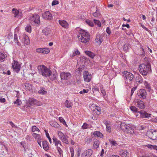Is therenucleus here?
Masks as SVG:
<instances>
[{
  "mask_svg": "<svg viewBox=\"0 0 157 157\" xmlns=\"http://www.w3.org/2000/svg\"><path fill=\"white\" fill-rule=\"evenodd\" d=\"M78 37L79 41H81L83 43H86L90 40V35L89 33L83 30H80Z\"/></svg>",
  "mask_w": 157,
  "mask_h": 157,
  "instance_id": "nucleus-1",
  "label": "nucleus"
},
{
  "mask_svg": "<svg viewBox=\"0 0 157 157\" xmlns=\"http://www.w3.org/2000/svg\"><path fill=\"white\" fill-rule=\"evenodd\" d=\"M39 73L45 77H49L52 75V71L44 65H40L37 67Z\"/></svg>",
  "mask_w": 157,
  "mask_h": 157,
  "instance_id": "nucleus-2",
  "label": "nucleus"
},
{
  "mask_svg": "<svg viewBox=\"0 0 157 157\" xmlns=\"http://www.w3.org/2000/svg\"><path fill=\"white\" fill-rule=\"evenodd\" d=\"M139 70L141 74L143 75H146L148 72L151 71V65L141 64L139 66Z\"/></svg>",
  "mask_w": 157,
  "mask_h": 157,
  "instance_id": "nucleus-3",
  "label": "nucleus"
},
{
  "mask_svg": "<svg viewBox=\"0 0 157 157\" xmlns=\"http://www.w3.org/2000/svg\"><path fill=\"white\" fill-rule=\"evenodd\" d=\"M148 137L152 140L157 139V130L151 129L147 132Z\"/></svg>",
  "mask_w": 157,
  "mask_h": 157,
  "instance_id": "nucleus-4",
  "label": "nucleus"
},
{
  "mask_svg": "<svg viewBox=\"0 0 157 157\" xmlns=\"http://www.w3.org/2000/svg\"><path fill=\"white\" fill-rule=\"evenodd\" d=\"M12 68L14 71L18 73L20 70L21 65L18 61L14 60L13 63H12Z\"/></svg>",
  "mask_w": 157,
  "mask_h": 157,
  "instance_id": "nucleus-5",
  "label": "nucleus"
},
{
  "mask_svg": "<svg viewBox=\"0 0 157 157\" xmlns=\"http://www.w3.org/2000/svg\"><path fill=\"white\" fill-rule=\"evenodd\" d=\"M123 76L127 80L130 82L133 78V75L131 73L128 71H124L123 73Z\"/></svg>",
  "mask_w": 157,
  "mask_h": 157,
  "instance_id": "nucleus-6",
  "label": "nucleus"
},
{
  "mask_svg": "<svg viewBox=\"0 0 157 157\" xmlns=\"http://www.w3.org/2000/svg\"><path fill=\"white\" fill-rule=\"evenodd\" d=\"M84 79L85 81L87 82H90L92 78V75L90 74L88 71H85L83 74Z\"/></svg>",
  "mask_w": 157,
  "mask_h": 157,
  "instance_id": "nucleus-7",
  "label": "nucleus"
},
{
  "mask_svg": "<svg viewBox=\"0 0 157 157\" xmlns=\"http://www.w3.org/2000/svg\"><path fill=\"white\" fill-rule=\"evenodd\" d=\"M43 18L44 19L51 20L52 19V16L51 13L49 11H46L42 14Z\"/></svg>",
  "mask_w": 157,
  "mask_h": 157,
  "instance_id": "nucleus-8",
  "label": "nucleus"
},
{
  "mask_svg": "<svg viewBox=\"0 0 157 157\" xmlns=\"http://www.w3.org/2000/svg\"><path fill=\"white\" fill-rule=\"evenodd\" d=\"M61 80H67L69 79L71 76V75L69 73L63 72L60 74Z\"/></svg>",
  "mask_w": 157,
  "mask_h": 157,
  "instance_id": "nucleus-9",
  "label": "nucleus"
},
{
  "mask_svg": "<svg viewBox=\"0 0 157 157\" xmlns=\"http://www.w3.org/2000/svg\"><path fill=\"white\" fill-rule=\"evenodd\" d=\"M140 114V117L141 118H144L151 117V114L148 113L146 111L142 110L138 112Z\"/></svg>",
  "mask_w": 157,
  "mask_h": 157,
  "instance_id": "nucleus-10",
  "label": "nucleus"
},
{
  "mask_svg": "<svg viewBox=\"0 0 157 157\" xmlns=\"http://www.w3.org/2000/svg\"><path fill=\"white\" fill-rule=\"evenodd\" d=\"M93 152V151L91 149H87L83 152L81 157H90L92 155Z\"/></svg>",
  "mask_w": 157,
  "mask_h": 157,
  "instance_id": "nucleus-11",
  "label": "nucleus"
},
{
  "mask_svg": "<svg viewBox=\"0 0 157 157\" xmlns=\"http://www.w3.org/2000/svg\"><path fill=\"white\" fill-rule=\"evenodd\" d=\"M147 92L146 90L142 89L140 90L139 92L138 93V95L140 98L145 99L146 97Z\"/></svg>",
  "mask_w": 157,
  "mask_h": 157,
  "instance_id": "nucleus-12",
  "label": "nucleus"
},
{
  "mask_svg": "<svg viewBox=\"0 0 157 157\" xmlns=\"http://www.w3.org/2000/svg\"><path fill=\"white\" fill-rule=\"evenodd\" d=\"M36 52L43 54H48L50 52L49 49L48 48H38L36 49Z\"/></svg>",
  "mask_w": 157,
  "mask_h": 157,
  "instance_id": "nucleus-13",
  "label": "nucleus"
},
{
  "mask_svg": "<svg viewBox=\"0 0 157 157\" xmlns=\"http://www.w3.org/2000/svg\"><path fill=\"white\" fill-rule=\"evenodd\" d=\"M103 37V35L99 34L97 35L95 41L99 45H100L102 42Z\"/></svg>",
  "mask_w": 157,
  "mask_h": 157,
  "instance_id": "nucleus-14",
  "label": "nucleus"
},
{
  "mask_svg": "<svg viewBox=\"0 0 157 157\" xmlns=\"http://www.w3.org/2000/svg\"><path fill=\"white\" fill-rule=\"evenodd\" d=\"M137 106L140 109H144L145 107L144 102L140 100H137L136 101Z\"/></svg>",
  "mask_w": 157,
  "mask_h": 157,
  "instance_id": "nucleus-15",
  "label": "nucleus"
},
{
  "mask_svg": "<svg viewBox=\"0 0 157 157\" xmlns=\"http://www.w3.org/2000/svg\"><path fill=\"white\" fill-rule=\"evenodd\" d=\"M29 104L31 105H39V101L34 98H30L29 100Z\"/></svg>",
  "mask_w": 157,
  "mask_h": 157,
  "instance_id": "nucleus-16",
  "label": "nucleus"
},
{
  "mask_svg": "<svg viewBox=\"0 0 157 157\" xmlns=\"http://www.w3.org/2000/svg\"><path fill=\"white\" fill-rule=\"evenodd\" d=\"M21 40L22 42L24 43V44L28 45L30 43V40L27 36H24Z\"/></svg>",
  "mask_w": 157,
  "mask_h": 157,
  "instance_id": "nucleus-17",
  "label": "nucleus"
},
{
  "mask_svg": "<svg viewBox=\"0 0 157 157\" xmlns=\"http://www.w3.org/2000/svg\"><path fill=\"white\" fill-rule=\"evenodd\" d=\"M23 86L26 90L31 91L32 90L33 85L28 83H25L23 84Z\"/></svg>",
  "mask_w": 157,
  "mask_h": 157,
  "instance_id": "nucleus-18",
  "label": "nucleus"
},
{
  "mask_svg": "<svg viewBox=\"0 0 157 157\" xmlns=\"http://www.w3.org/2000/svg\"><path fill=\"white\" fill-rule=\"evenodd\" d=\"M119 155L122 157H128L129 153L127 150H121L119 151Z\"/></svg>",
  "mask_w": 157,
  "mask_h": 157,
  "instance_id": "nucleus-19",
  "label": "nucleus"
},
{
  "mask_svg": "<svg viewBox=\"0 0 157 157\" xmlns=\"http://www.w3.org/2000/svg\"><path fill=\"white\" fill-rule=\"evenodd\" d=\"M33 20L34 21L35 23L38 24L40 23V18L39 15H33Z\"/></svg>",
  "mask_w": 157,
  "mask_h": 157,
  "instance_id": "nucleus-20",
  "label": "nucleus"
},
{
  "mask_svg": "<svg viewBox=\"0 0 157 157\" xmlns=\"http://www.w3.org/2000/svg\"><path fill=\"white\" fill-rule=\"evenodd\" d=\"M42 145L43 148L45 151H47L48 150V143L46 140H44L43 141Z\"/></svg>",
  "mask_w": 157,
  "mask_h": 157,
  "instance_id": "nucleus-21",
  "label": "nucleus"
},
{
  "mask_svg": "<svg viewBox=\"0 0 157 157\" xmlns=\"http://www.w3.org/2000/svg\"><path fill=\"white\" fill-rule=\"evenodd\" d=\"M38 93L40 94L44 95L47 94V92L45 88L40 87V90L38 91Z\"/></svg>",
  "mask_w": 157,
  "mask_h": 157,
  "instance_id": "nucleus-22",
  "label": "nucleus"
},
{
  "mask_svg": "<svg viewBox=\"0 0 157 157\" xmlns=\"http://www.w3.org/2000/svg\"><path fill=\"white\" fill-rule=\"evenodd\" d=\"M125 132L127 133L132 134L134 133V130L132 126H129L128 127H127V129H126V131Z\"/></svg>",
  "mask_w": 157,
  "mask_h": 157,
  "instance_id": "nucleus-23",
  "label": "nucleus"
},
{
  "mask_svg": "<svg viewBox=\"0 0 157 157\" xmlns=\"http://www.w3.org/2000/svg\"><path fill=\"white\" fill-rule=\"evenodd\" d=\"M59 23L61 25V26L63 27H64L66 28L68 26V24L67 23L65 20L63 21H59Z\"/></svg>",
  "mask_w": 157,
  "mask_h": 157,
  "instance_id": "nucleus-24",
  "label": "nucleus"
},
{
  "mask_svg": "<svg viewBox=\"0 0 157 157\" xmlns=\"http://www.w3.org/2000/svg\"><path fill=\"white\" fill-rule=\"evenodd\" d=\"M53 143H55V145L56 146H58V144H59L60 145L62 146L61 142L60 140H58L57 138L54 137L53 138Z\"/></svg>",
  "mask_w": 157,
  "mask_h": 157,
  "instance_id": "nucleus-25",
  "label": "nucleus"
},
{
  "mask_svg": "<svg viewBox=\"0 0 157 157\" xmlns=\"http://www.w3.org/2000/svg\"><path fill=\"white\" fill-rule=\"evenodd\" d=\"M100 142L99 140L96 139L94 142L93 149L98 148L99 147Z\"/></svg>",
  "mask_w": 157,
  "mask_h": 157,
  "instance_id": "nucleus-26",
  "label": "nucleus"
},
{
  "mask_svg": "<svg viewBox=\"0 0 157 157\" xmlns=\"http://www.w3.org/2000/svg\"><path fill=\"white\" fill-rule=\"evenodd\" d=\"M93 135H94V136L100 137V138L103 136L102 134L99 131H96L94 132Z\"/></svg>",
  "mask_w": 157,
  "mask_h": 157,
  "instance_id": "nucleus-27",
  "label": "nucleus"
},
{
  "mask_svg": "<svg viewBox=\"0 0 157 157\" xmlns=\"http://www.w3.org/2000/svg\"><path fill=\"white\" fill-rule=\"evenodd\" d=\"M85 54L86 55L90 57L92 59H93L95 55L94 53L89 51H86Z\"/></svg>",
  "mask_w": 157,
  "mask_h": 157,
  "instance_id": "nucleus-28",
  "label": "nucleus"
},
{
  "mask_svg": "<svg viewBox=\"0 0 157 157\" xmlns=\"http://www.w3.org/2000/svg\"><path fill=\"white\" fill-rule=\"evenodd\" d=\"M72 103L68 100H66L65 102V106L67 108H70L72 107Z\"/></svg>",
  "mask_w": 157,
  "mask_h": 157,
  "instance_id": "nucleus-29",
  "label": "nucleus"
},
{
  "mask_svg": "<svg viewBox=\"0 0 157 157\" xmlns=\"http://www.w3.org/2000/svg\"><path fill=\"white\" fill-rule=\"evenodd\" d=\"M68 136L66 135L64 136L61 139V140L62 141L66 144H69V142L68 141Z\"/></svg>",
  "mask_w": 157,
  "mask_h": 157,
  "instance_id": "nucleus-30",
  "label": "nucleus"
},
{
  "mask_svg": "<svg viewBox=\"0 0 157 157\" xmlns=\"http://www.w3.org/2000/svg\"><path fill=\"white\" fill-rule=\"evenodd\" d=\"M130 47V45L129 43H126L124 45L123 49L124 51L127 52Z\"/></svg>",
  "mask_w": 157,
  "mask_h": 157,
  "instance_id": "nucleus-31",
  "label": "nucleus"
},
{
  "mask_svg": "<svg viewBox=\"0 0 157 157\" xmlns=\"http://www.w3.org/2000/svg\"><path fill=\"white\" fill-rule=\"evenodd\" d=\"M50 32L51 30L50 29L48 28H46L43 30V33L46 36L48 35L49 34H50Z\"/></svg>",
  "mask_w": 157,
  "mask_h": 157,
  "instance_id": "nucleus-32",
  "label": "nucleus"
},
{
  "mask_svg": "<svg viewBox=\"0 0 157 157\" xmlns=\"http://www.w3.org/2000/svg\"><path fill=\"white\" fill-rule=\"evenodd\" d=\"M136 82H138L139 83H142L143 80L142 78L140 75H139L136 77Z\"/></svg>",
  "mask_w": 157,
  "mask_h": 157,
  "instance_id": "nucleus-33",
  "label": "nucleus"
},
{
  "mask_svg": "<svg viewBox=\"0 0 157 157\" xmlns=\"http://www.w3.org/2000/svg\"><path fill=\"white\" fill-rule=\"evenodd\" d=\"M128 126L124 123H121L120 125V127L121 129L125 131H126V129H127V127H128Z\"/></svg>",
  "mask_w": 157,
  "mask_h": 157,
  "instance_id": "nucleus-34",
  "label": "nucleus"
},
{
  "mask_svg": "<svg viewBox=\"0 0 157 157\" xmlns=\"http://www.w3.org/2000/svg\"><path fill=\"white\" fill-rule=\"evenodd\" d=\"M96 12L94 13L93 14V15L95 17H98L100 15V11L96 8Z\"/></svg>",
  "mask_w": 157,
  "mask_h": 157,
  "instance_id": "nucleus-35",
  "label": "nucleus"
},
{
  "mask_svg": "<svg viewBox=\"0 0 157 157\" xmlns=\"http://www.w3.org/2000/svg\"><path fill=\"white\" fill-rule=\"evenodd\" d=\"M6 57L4 54L0 52V61L1 62H3L5 61Z\"/></svg>",
  "mask_w": 157,
  "mask_h": 157,
  "instance_id": "nucleus-36",
  "label": "nucleus"
},
{
  "mask_svg": "<svg viewBox=\"0 0 157 157\" xmlns=\"http://www.w3.org/2000/svg\"><path fill=\"white\" fill-rule=\"evenodd\" d=\"M144 63L145 64L151 65L149 60V58L148 57H145L144 58Z\"/></svg>",
  "mask_w": 157,
  "mask_h": 157,
  "instance_id": "nucleus-37",
  "label": "nucleus"
},
{
  "mask_svg": "<svg viewBox=\"0 0 157 157\" xmlns=\"http://www.w3.org/2000/svg\"><path fill=\"white\" fill-rule=\"evenodd\" d=\"M57 149L59 152V154L60 156V157H63V151L60 148V147H59L58 146L56 147Z\"/></svg>",
  "mask_w": 157,
  "mask_h": 157,
  "instance_id": "nucleus-38",
  "label": "nucleus"
},
{
  "mask_svg": "<svg viewBox=\"0 0 157 157\" xmlns=\"http://www.w3.org/2000/svg\"><path fill=\"white\" fill-rule=\"evenodd\" d=\"M95 109L98 112H96V113L98 115H99L101 114V109L100 107L98 106H95Z\"/></svg>",
  "mask_w": 157,
  "mask_h": 157,
  "instance_id": "nucleus-39",
  "label": "nucleus"
},
{
  "mask_svg": "<svg viewBox=\"0 0 157 157\" xmlns=\"http://www.w3.org/2000/svg\"><path fill=\"white\" fill-rule=\"evenodd\" d=\"M147 146L148 148L157 150V146L156 145L148 144Z\"/></svg>",
  "mask_w": 157,
  "mask_h": 157,
  "instance_id": "nucleus-40",
  "label": "nucleus"
},
{
  "mask_svg": "<svg viewBox=\"0 0 157 157\" xmlns=\"http://www.w3.org/2000/svg\"><path fill=\"white\" fill-rule=\"evenodd\" d=\"M89 89H84L82 91H81L79 92V93L81 94H83L88 93L89 90H91V87H89Z\"/></svg>",
  "mask_w": 157,
  "mask_h": 157,
  "instance_id": "nucleus-41",
  "label": "nucleus"
},
{
  "mask_svg": "<svg viewBox=\"0 0 157 157\" xmlns=\"http://www.w3.org/2000/svg\"><path fill=\"white\" fill-rule=\"evenodd\" d=\"M144 85L146 86V88L149 90L150 91L151 90V87L150 84L148 83L147 81H145L144 83Z\"/></svg>",
  "mask_w": 157,
  "mask_h": 157,
  "instance_id": "nucleus-42",
  "label": "nucleus"
},
{
  "mask_svg": "<svg viewBox=\"0 0 157 157\" xmlns=\"http://www.w3.org/2000/svg\"><path fill=\"white\" fill-rule=\"evenodd\" d=\"M14 40L15 42H16L18 45H19L20 43L18 40L17 35L16 34H14Z\"/></svg>",
  "mask_w": 157,
  "mask_h": 157,
  "instance_id": "nucleus-43",
  "label": "nucleus"
},
{
  "mask_svg": "<svg viewBox=\"0 0 157 157\" xmlns=\"http://www.w3.org/2000/svg\"><path fill=\"white\" fill-rule=\"evenodd\" d=\"M130 108L131 110L134 113L137 112L138 110V109L134 106H131Z\"/></svg>",
  "mask_w": 157,
  "mask_h": 157,
  "instance_id": "nucleus-44",
  "label": "nucleus"
},
{
  "mask_svg": "<svg viewBox=\"0 0 157 157\" xmlns=\"http://www.w3.org/2000/svg\"><path fill=\"white\" fill-rule=\"evenodd\" d=\"M86 22L88 25L90 26H93L94 25V24L93 21L90 20H87Z\"/></svg>",
  "mask_w": 157,
  "mask_h": 157,
  "instance_id": "nucleus-45",
  "label": "nucleus"
},
{
  "mask_svg": "<svg viewBox=\"0 0 157 157\" xmlns=\"http://www.w3.org/2000/svg\"><path fill=\"white\" fill-rule=\"evenodd\" d=\"M25 30L29 33H31V27L30 25H28L25 27Z\"/></svg>",
  "mask_w": 157,
  "mask_h": 157,
  "instance_id": "nucleus-46",
  "label": "nucleus"
},
{
  "mask_svg": "<svg viewBox=\"0 0 157 157\" xmlns=\"http://www.w3.org/2000/svg\"><path fill=\"white\" fill-rule=\"evenodd\" d=\"M94 21L95 24L96 25H97L99 27H100L101 26V23L99 21L95 19H94Z\"/></svg>",
  "mask_w": 157,
  "mask_h": 157,
  "instance_id": "nucleus-47",
  "label": "nucleus"
},
{
  "mask_svg": "<svg viewBox=\"0 0 157 157\" xmlns=\"http://www.w3.org/2000/svg\"><path fill=\"white\" fill-rule=\"evenodd\" d=\"M58 76L56 73L53 74L52 75H51V77H50V79L52 80H56L57 79V78Z\"/></svg>",
  "mask_w": 157,
  "mask_h": 157,
  "instance_id": "nucleus-48",
  "label": "nucleus"
},
{
  "mask_svg": "<svg viewBox=\"0 0 157 157\" xmlns=\"http://www.w3.org/2000/svg\"><path fill=\"white\" fill-rule=\"evenodd\" d=\"M90 125L86 123H84L83 125L82 126V128L83 129H87L90 128Z\"/></svg>",
  "mask_w": 157,
  "mask_h": 157,
  "instance_id": "nucleus-49",
  "label": "nucleus"
},
{
  "mask_svg": "<svg viewBox=\"0 0 157 157\" xmlns=\"http://www.w3.org/2000/svg\"><path fill=\"white\" fill-rule=\"evenodd\" d=\"M100 89H101V92L103 95L104 96L106 95V92L105 89H103L102 86H100Z\"/></svg>",
  "mask_w": 157,
  "mask_h": 157,
  "instance_id": "nucleus-50",
  "label": "nucleus"
},
{
  "mask_svg": "<svg viewBox=\"0 0 157 157\" xmlns=\"http://www.w3.org/2000/svg\"><path fill=\"white\" fill-rule=\"evenodd\" d=\"M81 151V149L80 148H78L77 150V155H75V157H79Z\"/></svg>",
  "mask_w": 157,
  "mask_h": 157,
  "instance_id": "nucleus-51",
  "label": "nucleus"
},
{
  "mask_svg": "<svg viewBox=\"0 0 157 157\" xmlns=\"http://www.w3.org/2000/svg\"><path fill=\"white\" fill-rule=\"evenodd\" d=\"M32 131L33 132H34L36 131L38 132L40 131L39 129L35 126H32Z\"/></svg>",
  "mask_w": 157,
  "mask_h": 157,
  "instance_id": "nucleus-52",
  "label": "nucleus"
},
{
  "mask_svg": "<svg viewBox=\"0 0 157 157\" xmlns=\"http://www.w3.org/2000/svg\"><path fill=\"white\" fill-rule=\"evenodd\" d=\"M59 119L60 121L64 125H66V126H67V124H66V122H65V121L64 120V119L63 118H62L61 117H59Z\"/></svg>",
  "mask_w": 157,
  "mask_h": 157,
  "instance_id": "nucleus-53",
  "label": "nucleus"
},
{
  "mask_svg": "<svg viewBox=\"0 0 157 157\" xmlns=\"http://www.w3.org/2000/svg\"><path fill=\"white\" fill-rule=\"evenodd\" d=\"M58 135L60 138L62 139L65 136L64 134L60 131H58Z\"/></svg>",
  "mask_w": 157,
  "mask_h": 157,
  "instance_id": "nucleus-54",
  "label": "nucleus"
},
{
  "mask_svg": "<svg viewBox=\"0 0 157 157\" xmlns=\"http://www.w3.org/2000/svg\"><path fill=\"white\" fill-rule=\"evenodd\" d=\"M12 10L13 11V13L15 15V17H16L18 16V15L19 13L17 10H16L14 8Z\"/></svg>",
  "mask_w": 157,
  "mask_h": 157,
  "instance_id": "nucleus-55",
  "label": "nucleus"
},
{
  "mask_svg": "<svg viewBox=\"0 0 157 157\" xmlns=\"http://www.w3.org/2000/svg\"><path fill=\"white\" fill-rule=\"evenodd\" d=\"M53 127H58V124L56 122H51L50 124Z\"/></svg>",
  "mask_w": 157,
  "mask_h": 157,
  "instance_id": "nucleus-56",
  "label": "nucleus"
},
{
  "mask_svg": "<svg viewBox=\"0 0 157 157\" xmlns=\"http://www.w3.org/2000/svg\"><path fill=\"white\" fill-rule=\"evenodd\" d=\"M85 142L87 143L90 144L92 141V138H86L85 140Z\"/></svg>",
  "mask_w": 157,
  "mask_h": 157,
  "instance_id": "nucleus-57",
  "label": "nucleus"
},
{
  "mask_svg": "<svg viewBox=\"0 0 157 157\" xmlns=\"http://www.w3.org/2000/svg\"><path fill=\"white\" fill-rule=\"evenodd\" d=\"M140 51L142 52V54L140 55V56L143 57L145 55V53L144 49L141 47L140 48Z\"/></svg>",
  "mask_w": 157,
  "mask_h": 157,
  "instance_id": "nucleus-58",
  "label": "nucleus"
},
{
  "mask_svg": "<svg viewBox=\"0 0 157 157\" xmlns=\"http://www.w3.org/2000/svg\"><path fill=\"white\" fill-rule=\"evenodd\" d=\"M146 126L144 125H140L138 126V128L139 130H144L146 128Z\"/></svg>",
  "mask_w": 157,
  "mask_h": 157,
  "instance_id": "nucleus-59",
  "label": "nucleus"
},
{
  "mask_svg": "<svg viewBox=\"0 0 157 157\" xmlns=\"http://www.w3.org/2000/svg\"><path fill=\"white\" fill-rule=\"evenodd\" d=\"M111 146H116L117 145L116 142L115 141H111L109 140Z\"/></svg>",
  "mask_w": 157,
  "mask_h": 157,
  "instance_id": "nucleus-60",
  "label": "nucleus"
},
{
  "mask_svg": "<svg viewBox=\"0 0 157 157\" xmlns=\"http://www.w3.org/2000/svg\"><path fill=\"white\" fill-rule=\"evenodd\" d=\"M21 103V101L18 99H17L14 102V104H17L18 105H20Z\"/></svg>",
  "mask_w": 157,
  "mask_h": 157,
  "instance_id": "nucleus-61",
  "label": "nucleus"
},
{
  "mask_svg": "<svg viewBox=\"0 0 157 157\" xmlns=\"http://www.w3.org/2000/svg\"><path fill=\"white\" fill-rule=\"evenodd\" d=\"M67 84V85H75V82L73 81H67L66 82Z\"/></svg>",
  "mask_w": 157,
  "mask_h": 157,
  "instance_id": "nucleus-62",
  "label": "nucleus"
},
{
  "mask_svg": "<svg viewBox=\"0 0 157 157\" xmlns=\"http://www.w3.org/2000/svg\"><path fill=\"white\" fill-rule=\"evenodd\" d=\"M106 129L107 131L109 132V133L111 132V129L110 125L106 126Z\"/></svg>",
  "mask_w": 157,
  "mask_h": 157,
  "instance_id": "nucleus-63",
  "label": "nucleus"
},
{
  "mask_svg": "<svg viewBox=\"0 0 157 157\" xmlns=\"http://www.w3.org/2000/svg\"><path fill=\"white\" fill-rule=\"evenodd\" d=\"M59 2L56 0H54L52 1V6H54L56 5H57L59 4Z\"/></svg>",
  "mask_w": 157,
  "mask_h": 157,
  "instance_id": "nucleus-64",
  "label": "nucleus"
}]
</instances>
